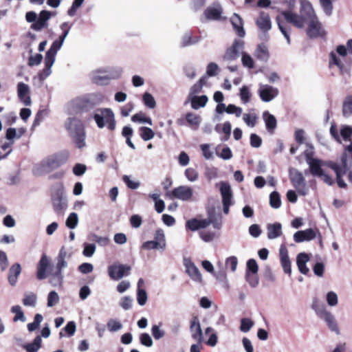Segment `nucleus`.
Listing matches in <instances>:
<instances>
[{"mask_svg": "<svg viewBox=\"0 0 352 352\" xmlns=\"http://www.w3.org/2000/svg\"><path fill=\"white\" fill-rule=\"evenodd\" d=\"M309 21L307 34L310 38H316L325 35V32L322 30L321 24L317 17H314L313 19H309Z\"/></svg>", "mask_w": 352, "mask_h": 352, "instance_id": "obj_13", "label": "nucleus"}, {"mask_svg": "<svg viewBox=\"0 0 352 352\" xmlns=\"http://www.w3.org/2000/svg\"><path fill=\"white\" fill-rule=\"evenodd\" d=\"M94 107V103L89 99L82 98L78 100L76 108L79 111L87 112Z\"/></svg>", "mask_w": 352, "mask_h": 352, "instance_id": "obj_33", "label": "nucleus"}, {"mask_svg": "<svg viewBox=\"0 0 352 352\" xmlns=\"http://www.w3.org/2000/svg\"><path fill=\"white\" fill-rule=\"evenodd\" d=\"M60 29L63 32L59 36L58 38L55 40L50 48L47 51L45 57V68L43 70V73L45 76H47L50 74V69L52 67L55 57L58 51L60 49L66 36L69 34L70 30V25L68 22H64L60 25Z\"/></svg>", "mask_w": 352, "mask_h": 352, "instance_id": "obj_2", "label": "nucleus"}, {"mask_svg": "<svg viewBox=\"0 0 352 352\" xmlns=\"http://www.w3.org/2000/svg\"><path fill=\"white\" fill-rule=\"evenodd\" d=\"M243 119L247 125L254 127L256 125L257 117L255 114L245 113Z\"/></svg>", "mask_w": 352, "mask_h": 352, "instance_id": "obj_50", "label": "nucleus"}, {"mask_svg": "<svg viewBox=\"0 0 352 352\" xmlns=\"http://www.w3.org/2000/svg\"><path fill=\"white\" fill-rule=\"evenodd\" d=\"M282 15L287 22L292 24L298 28H302L306 22V18L304 16L293 13L292 11H283Z\"/></svg>", "mask_w": 352, "mask_h": 352, "instance_id": "obj_16", "label": "nucleus"}, {"mask_svg": "<svg viewBox=\"0 0 352 352\" xmlns=\"http://www.w3.org/2000/svg\"><path fill=\"white\" fill-rule=\"evenodd\" d=\"M314 152L305 151L304 152L305 158L306 162L309 166V171L313 176L320 177L323 175V169L322 168V166L323 164L322 160L314 158Z\"/></svg>", "mask_w": 352, "mask_h": 352, "instance_id": "obj_8", "label": "nucleus"}, {"mask_svg": "<svg viewBox=\"0 0 352 352\" xmlns=\"http://www.w3.org/2000/svg\"><path fill=\"white\" fill-rule=\"evenodd\" d=\"M56 13L53 12L42 10L40 12L38 16L36 12L30 11L25 14V19L28 23H32L30 25L32 30L39 32L47 28L48 21Z\"/></svg>", "mask_w": 352, "mask_h": 352, "instance_id": "obj_4", "label": "nucleus"}, {"mask_svg": "<svg viewBox=\"0 0 352 352\" xmlns=\"http://www.w3.org/2000/svg\"><path fill=\"white\" fill-rule=\"evenodd\" d=\"M342 115L348 118L352 115V96H347L342 104Z\"/></svg>", "mask_w": 352, "mask_h": 352, "instance_id": "obj_38", "label": "nucleus"}, {"mask_svg": "<svg viewBox=\"0 0 352 352\" xmlns=\"http://www.w3.org/2000/svg\"><path fill=\"white\" fill-rule=\"evenodd\" d=\"M258 95L263 102H270L278 94V90L268 85H261L258 89Z\"/></svg>", "mask_w": 352, "mask_h": 352, "instance_id": "obj_15", "label": "nucleus"}, {"mask_svg": "<svg viewBox=\"0 0 352 352\" xmlns=\"http://www.w3.org/2000/svg\"><path fill=\"white\" fill-rule=\"evenodd\" d=\"M21 273V267L19 263H14L9 269L8 272V282L12 286L15 285L19 276Z\"/></svg>", "mask_w": 352, "mask_h": 352, "instance_id": "obj_27", "label": "nucleus"}, {"mask_svg": "<svg viewBox=\"0 0 352 352\" xmlns=\"http://www.w3.org/2000/svg\"><path fill=\"white\" fill-rule=\"evenodd\" d=\"M131 121L138 123H146L151 126L153 124L152 119L147 116L146 114L143 111H140L134 114L131 117Z\"/></svg>", "mask_w": 352, "mask_h": 352, "instance_id": "obj_36", "label": "nucleus"}, {"mask_svg": "<svg viewBox=\"0 0 352 352\" xmlns=\"http://www.w3.org/2000/svg\"><path fill=\"white\" fill-rule=\"evenodd\" d=\"M333 65H336L340 72H342L344 65L336 54L332 52L330 53L329 67H331Z\"/></svg>", "mask_w": 352, "mask_h": 352, "instance_id": "obj_47", "label": "nucleus"}, {"mask_svg": "<svg viewBox=\"0 0 352 352\" xmlns=\"http://www.w3.org/2000/svg\"><path fill=\"white\" fill-rule=\"evenodd\" d=\"M65 253L60 252L57 258V263L54 271L50 272L48 274L47 270L50 267V261L45 254H43L36 265V278L38 280L45 279L50 276L49 283L54 287L62 286L64 276L62 274V270L67 266L65 260Z\"/></svg>", "mask_w": 352, "mask_h": 352, "instance_id": "obj_1", "label": "nucleus"}, {"mask_svg": "<svg viewBox=\"0 0 352 352\" xmlns=\"http://www.w3.org/2000/svg\"><path fill=\"white\" fill-rule=\"evenodd\" d=\"M239 95H240L241 100L243 103L245 104V103H248L250 102V98H251V93H250V89L248 86L243 85L240 89V94Z\"/></svg>", "mask_w": 352, "mask_h": 352, "instance_id": "obj_45", "label": "nucleus"}, {"mask_svg": "<svg viewBox=\"0 0 352 352\" xmlns=\"http://www.w3.org/2000/svg\"><path fill=\"white\" fill-rule=\"evenodd\" d=\"M107 328L109 331L113 332L120 330L122 328V324L116 320L110 319L107 322Z\"/></svg>", "mask_w": 352, "mask_h": 352, "instance_id": "obj_56", "label": "nucleus"}, {"mask_svg": "<svg viewBox=\"0 0 352 352\" xmlns=\"http://www.w3.org/2000/svg\"><path fill=\"white\" fill-rule=\"evenodd\" d=\"M238 264V260L236 256H230L228 258L226 261V265L227 267H229L231 271L234 272L236 269V266Z\"/></svg>", "mask_w": 352, "mask_h": 352, "instance_id": "obj_64", "label": "nucleus"}, {"mask_svg": "<svg viewBox=\"0 0 352 352\" xmlns=\"http://www.w3.org/2000/svg\"><path fill=\"white\" fill-rule=\"evenodd\" d=\"M93 118L100 129L107 126L110 131L116 129V121L113 111L109 108H98L96 110Z\"/></svg>", "mask_w": 352, "mask_h": 352, "instance_id": "obj_5", "label": "nucleus"}, {"mask_svg": "<svg viewBox=\"0 0 352 352\" xmlns=\"http://www.w3.org/2000/svg\"><path fill=\"white\" fill-rule=\"evenodd\" d=\"M11 311L12 313L15 314V316L13 318L14 322H17L19 320L24 322L25 320L23 311L19 305L12 306L11 308Z\"/></svg>", "mask_w": 352, "mask_h": 352, "instance_id": "obj_42", "label": "nucleus"}, {"mask_svg": "<svg viewBox=\"0 0 352 352\" xmlns=\"http://www.w3.org/2000/svg\"><path fill=\"white\" fill-rule=\"evenodd\" d=\"M122 135L126 139V144L132 149H135V146L131 141V137L133 135V130L129 126H124L122 130Z\"/></svg>", "mask_w": 352, "mask_h": 352, "instance_id": "obj_35", "label": "nucleus"}, {"mask_svg": "<svg viewBox=\"0 0 352 352\" xmlns=\"http://www.w3.org/2000/svg\"><path fill=\"white\" fill-rule=\"evenodd\" d=\"M42 340L40 336H37L32 343L25 346L27 352H36L41 346Z\"/></svg>", "mask_w": 352, "mask_h": 352, "instance_id": "obj_41", "label": "nucleus"}, {"mask_svg": "<svg viewBox=\"0 0 352 352\" xmlns=\"http://www.w3.org/2000/svg\"><path fill=\"white\" fill-rule=\"evenodd\" d=\"M213 331L214 329L212 327H207L205 330L206 334L212 333L209 337V339L206 342V344L210 346H214L217 342V336Z\"/></svg>", "mask_w": 352, "mask_h": 352, "instance_id": "obj_46", "label": "nucleus"}, {"mask_svg": "<svg viewBox=\"0 0 352 352\" xmlns=\"http://www.w3.org/2000/svg\"><path fill=\"white\" fill-rule=\"evenodd\" d=\"M254 56L258 60L265 62L267 61L270 58V52L267 46L264 43L258 45L254 52Z\"/></svg>", "mask_w": 352, "mask_h": 352, "instance_id": "obj_30", "label": "nucleus"}, {"mask_svg": "<svg viewBox=\"0 0 352 352\" xmlns=\"http://www.w3.org/2000/svg\"><path fill=\"white\" fill-rule=\"evenodd\" d=\"M258 266L256 261L254 258H250L247 262V271L246 272L257 274Z\"/></svg>", "mask_w": 352, "mask_h": 352, "instance_id": "obj_55", "label": "nucleus"}, {"mask_svg": "<svg viewBox=\"0 0 352 352\" xmlns=\"http://www.w3.org/2000/svg\"><path fill=\"white\" fill-rule=\"evenodd\" d=\"M230 22L236 34L240 37H243L245 32L243 29V22L241 16L237 14H234L230 18Z\"/></svg>", "mask_w": 352, "mask_h": 352, "instance_id": "obj_25", "label": "nucleus"}, {"mask_svg": "<svg viewBox=\"0 0 352 352\" xmlns=\"http://www.w3.org/2000/svg\"><path fill=\"white\" fill-rule=\"evenodd\" d=\"M320 3L327 15L331 14L333 8L332 0H320Z\"/></svg>", "mask_w": 352, "mask_h": 352, "instance_id": "obj_53", "label": "nucleus"}, {"mask_svg": "<svg viewBox=\"0 0 352 352\" xmlns=\"http://www.w3.org/2000/svg\"><path fill=\"white\" fill-rule=\"evenodd\" d=\"M186 178L190 182H195L198 179V173L193 168H188L185 170Z\"/></svg>", "mask_w": 352, "mask_h": 352, "instance_id": "obj_57", "label": "nucleus"}, {"mask_svg": "<svg viewBox=\"0 0 352 352\" xmlns=\"http://www.w3.org/2000/svg\"><path fill=\"white\" fill-rule=\"evenodd\" d=\"M263 117L265 122L266 129L269 131H273L277 125L276 118L268 112H265L263 113Z\"/></svg>", "mask_w": 352, "mask_h": 352, "instance_id": "obj_37", "label": "nucleus"}, {"mask_svg": "<svg viewBox=\"0 0 352 352\" xmlns=\"http://www.w3.org/2000/svg\"><path fill=\"white\" fill-rule=\"evenodd\" d=\"M279 255L284 272L290 275L292 273L291 261L288 256L287 249L284 245H282L280 248Z\"/></svg>", "mask_w": 352, "mask_h": 352, "instance_id": "obj_17", "label": "nucleus"}, {"mask_svg": "<svg viewBox=\"0 0 352 352\" xmlns=\"http://www.w3.org/2000/svg\"><path fill=\"white\" fill-rule=\"evenodd\" d=\"M170 199H177L184 201L192 200L193 190L191 187L188 186H179L168 191L166 194Z\"/></svg>", "mask_w": 352, "mask_h": 352, "instance_id": "obj_7", "label": "nucleus"}, {"mask_svg": "<svg viewBox=\"0 0 352 352\" xmlns=\"http://www.w3.org/2000/svg\"><path fill=\"white\" fill-rule=\"evenodd\" d=\"M201 122V117L198 115H196L192 112H188L186 114L185 119L184 118H178L176 120V123L179 126H184L187 124L189 126L192 130H197Z\"/></svg>", "mask_w": 352, "mask_h": 352, "instance_id": "obj_14", "label": "nucleus"}, {"mask_svg": "<svg viewBox=\"0 0 352 352\" xmlns=\"http://www.w3.org/2000/svg\"><path fill=\"white\" fill-rule=\"evenodd\" d=\"M219 70L218 65L214 63H210L206 69V75L208 76H214L217 74Z\"/></svg>", "mask_w": 352, "mask_h": 352, "instance_id": "obj_63", "label": "nucleus"}, {"mask_svg": "<svg viewBox=\"0 0 352 352\" xmlns=\"http://www.w3.org/2000/svg\"><path fill=\"white\" fill-rule=\"evenodd\" d=\"M223 9L220 5L209 6L204 12L206 19L208 21H218L221 19Z\"/></svg>", "mask_w": 352, "mask_h": 352, "instance_id": "obj_18", "label": "nucleus"}, {"mask_svg": "<svg viewBox=\"0 0 352 352\" xmlns=\"http://www.w3.org/2000/svg\"><path fill=\"white\" fill-rule=\"evenodd\" d=\"M256 24L262 32H268L272 28L270 15L265 12H261L259 16L256 21Z\"/></svg>", "mask_w": 352, "mask_h": 352, "instance_id": "obj_19", "label": "nucleus"}, {"mask_svg": "<svg viewBox=\"0 0 352 352\" xmlns=\"http://www.w3.org/2000/svg\"><path fill=\"white\" fill-rule=\"evenodd\" d=\"M309 259L310 257L309 254L305 252H300L297 255L296 264L298 270L301 274L307 275L309 272V270L306 265V263L309 261Z\"/></svg>", "mask_w": 352, "mask_h": 352, "instance_id": "obj_24", "label": "nucleus"}, {"mask_svg": "<svg viewBox=\"0 0 352 352\" xmlns=\"http://www.w3.org/2000/svg\"><path fill=\"white\" fill-rule=\"evenodd\" d=\"M186 227L191 231H196L200 229L199 220L197 219H192L188 220L186 223Z\"/></svg>", "mask_w": 352, "mask_h": 352, "instance_id": "obj_62", "label": "nucleus"}, {"mask_svg": "<svg viewBox=\"0 0 352 352\" xmlns=\"http://www.w3.org/2000/svg\"><path fill=\"white\" fill-rule=\"evenodd\" d=\"M200 41V36H192V33L188 32L182 36L181 47H185L198 43Z\"/></svg>", "mask_w": 352, "mask_h": 352, "instance_id": "obj_31", "label": "nucleus"}, {"mask_svg": "<svg viewBox=\"0 0 352 352\" xmlns=\"http://www.w3.org/2000/svg\"><path fill=\"white\" fill-rule=\"evenodd\" d=\"M270 205L272 208L277 209L281 206L280 195L278 192L273 191L270 195Z\"/></svg>", "mask_w": 352, "mask_h": 352, "instance_id": "obj_40", "label": "nucleus"}, {"mask_svg": "<svg viewBox=\"0 0 352 352\" xmlns=\"http://www.w3.org/2000/svg\"><path fill=\"white\" fill-rule=\"evenodd\" d=\"M220 192L222 197L223 204H232V193L230 186L225 182H222L220 188Z\"/></svg>", "mask_w": 352, "mask_h": 352, "instance_id": "obj_29", "label": "nucleus"}, {"mask_svg": "<svg viewBox=\"0 0 352 352\" xmlns=\"http://www.w3.org/2000/svg\"><path fill=\"white\" fill-rule=\"evenodd\" d=\"M131 267L123 264H113L108 267V274L111 279L118 280L124 276H128L131 272Z\"/></svg>", "mask_w": 352, "mask_h": 352, "instance_id": "obj_10", "label": "nucleus"}, {"mask_svg": "<svg viewBox=\"0 0 352 352\" xmlns=\"http://www.w3.org/2000/svg\"><path fill=\"white\" fill-rule=\"evenodd\" d=\"M253 326V322L248 318H242L241 320L240 329L243 332H248Z\"/></svg>", "mask_w": 352, "mask_h": 352, "instance_id": "obj_61", "label": "nucleus"}, {"mask_svg": "<svg viewBox=\"0 0 352 352\" xmlns=\"http://www.w3.org/2000/svg\"><path fill=\"white\" fill-rule=\"evenodd\" d=\"M300 14L305 16L306 21L316 17L314 10L310 3L306 2L303 3L300 9Z\"/></svg>", "mask_w": 352, "mask_h": 352, "instance_id": "obj_34", "label": "nucleus"}, {"mask_svg": "<svg viewBox=\"0 0 352 352\" xmlns=\"http://www.w3.org/2000/svg\"><path fill=\"white\" fill-rule=\"evenodd\" d=\"M139 135L144 141L153 139L155 136L154 131L149 127L140 126L138 129Z\"/></svg>", "mask_w": 352, "mask_h": 352, "instance_id": "obj_39", "label": "nucleus"}, {"mask_svg": "<svg viewBox=\"0 0 352 352\" xmlns=\"http://www.w3.org/2000/svg\"><path fill=\"white\" fill-rule=\"evenodd\" d=\"M245 278L252 287H255L258 284V277L257 274L246 272Z\"/></svg>", "mask_w": 352, "mask_h": 352, "instance_id": "obj_49", "label": "nucleus"}, {"mask_svg": "<svg viewBox=\"0 0 352 352\" xmlns=\"http://www.w3.org/2000/svg\"><path fill=\"white\" fill-rule=\"evenodd\" d=\"M165 243H160L156 241H148L142 244V248L145 250H153L158 248H164Z\"/></svg>", "mask_w": 352, "mask_h": 352, "instance_id": "obj_44", "label": "nucleus"}, {"mask_svg": "<svg viewBox=\"0 0 352 352\" xmlns=\"http://www.w3.org/2000/svg\"><path fill=\"white\" fill-rule=\"evenodd\" d=\"M244 47V42L241 40L236 39L233 42L232 46L227 49L223 59L226 60H236L243 50Z\"/></svg>", "mask_w": 352, "mask_h": 352, "instance_id": "obj_12", "label": "nucleus"}, {"mask_svg": "<svg viewBox=\"0 0 352 352\" xmlns=\"http://www.w3.org/2000/svg\"><path fill=\"white\" fill-rule=\"evenodd\" d=\"M186 273L195 281L201 282L202 280L201 274L197 267L191 261L185 263Z\"/></svg>", "mask_w": 352, "mask_h": 352, "instance_id": "obj_26", "label": "nucleus"}, {"mask_svg": "<svg viewBox=\"0 0 352 352\" xmlns=\"http://www.w3.org/2000/svg\"><path fill=\"white\" fill-rule=\"evenodd\" d=\"M226 112L229 114H235L236 117H239L242 113V109L230 104L226 107Z\"/></svg>", "mask_w": 352, "mask_h": 352, "instance_id": "obj_58", "label": "nucleus"}, {"mask_svg": "<svg viewBox=\"0 0 352 352\" xmlns=\"http://www.w3.org/2000/svg\"><path fill=\"white\" fill-rule=\"evenodd\" d=\"M36 302V296L33 293H31L30 294H26L24 298L23 299V304L25 306L34 307V306H35Z\"/></svg>", "mask_w": 352, "mask_h": 352, "instance_id": "obj_52", "label": "nucleus"}, {"mask_svg": "<svg viewBox=\"0 0 352 352\" xmlns=\"http://www.w3.org/2000/svg\"><path fill=\"white\" fill-rule=\"evenodd\" d=\"M78 222V218L77 214L72 212L66 220V226L71 229H74L76 227Z\"/></svg>", "mask_w": 352, "mask_h": 352, "instance_id": "obj_48", "label": "nucleus"}, {"mask_svg": "<svg viewBox=\"0 0 352 352\" xmlns=\"http://www.w3.org/2000/svg\"><path fill=\"white\" fill-rule=\"evenodd\" d=\"M290 181L292 186L297 190L300 195H306L307 193V188L305 177L302 173L299 171L295 172L290 176Z\"/></svg>", "mask_w": 352, "mask_h": 352, "instance_id": "obj_11", "label": "nucleus"}, {"mask_svg": "<svg viewBox=\"0 0 352 352\" xmlns=\"http://www.w3.org/2000/svg\"><path fill=\"white\" fill-rule=\"evenodd\" d=\"M59 301V296L55 291H52L49 293L47 296V306L53 307L56 305Z\"/></svg>", "mask_w": 352, "mask_h": 352, "instance_id": "obj_54", "label": "nucleus"}, {"mask_svg": "<svg viewBox=\"0 0 352 352\" xmlns=\"http://www.w3.org/2000/svg\"><path fill=\"white\" fill-rule=\"evenodd\" d=\"M67 129L70 133L75 144L79 148L85 146V133L82 122L76 118H69Z\"/></svg>", "mask_w": 352, "mask_h": 352, "instance_id": "obj_6", "label": "nucleus"}, {"mask_svg": "<svg viewBox=\"0 0 352 352\" xmlns=\"http://www.w3.org/2000/svg\"><path fill=\"white\" fill-rule=\"evenodd\" d=\"M147 298V293L145 289H137V301L140 305H144Z\"/></svg>", "mask_w": 352, "mask_h": 352, "instance_id": "obj_51", "label": "nucleus"}, {"mask_svg": "<svg viewBox=\"0 0 352 352\" xmlns=\"http://www.w3.org/2000/svg\"><path fill=\"white\" fill-rule=\"evenodd\" d=\"M190 331L192 332V337L194 340L199 343L203 341V333L201 329L200 323L197 317H194L190 322Z\"/></svg>", "mask_w": 352, "mask_h": 352, "instance_id": "obj_23", "label": "nucleus"}, {"mask_svg": "<svg viewBox=\"0 0 352 352\" xmlns=\"http://www.w3.org/2000/svg\"><path fill=\"white\" fill-rule=\"evenodd\" d=\"M140 343L147 347L153 345V340L148 333H142L140 336Z\"/></svg>", "mask_w": 352, "mask_h": 352, "instance_id": "obj_60", "label": "nucleus"}, {"mask_svg": "<svg viewBox=\"0 0 352 352\" xmlns=\"http://www.w3.org/2000/svg\"><path fill=\"white\" fill-rule=\"evenodd\" d=\"M320 316L327 322V324L331 331L336 332L337 334L340 333L338 323L334 316L329 311L324 310L320 313Z\"/></svg>", "mask_w": 352, "mask_h": 352, "instance_id": "obj_22", "label": "nucleus"}, {"mask_svg": "<svg viewBox=\"0 0 352 352\" xmlns=\"http://www.w3.org/2000/svg\"><path fill=\"white\" fill-rule=\"evenodd\" d=\"M142 100L144 105L150 109H154L156 107L155 100L150 93H144Z\"/></svg>", "mask_w": 352, "mask_h": 352, "instance_id": "obj_43", "label": "nucleus"}, {"mask_svg": "<svg viewBox=\"0 0 352 352\" xmlns=\"http://www.w3.org/2000/svg\"><path fill=\"white\" fill-rule=\"evenodd\" d=\"M208 100V97L206 95L201 96H194L190 99L191 107L194 109H198L200 107H204L206 106Z\"/></svg>", "mask_w": 352, "mask_h": 352, "instance_id": "obj_32", "label": "nucleus"}, {"mask_svg": "<svg viewBox=\"0 0 352 352\" xmlns=\"http://www.w3.org/2000/svg\"><path fill=\"white\" fill-rule=\"evenodd\" d=\"M267 237L270 239H274L280 236L283 234L282 226L280 223L276 222L272 224H268L267 226Z\"/></svg>", "mask_w": 352, "mask_h": 352, "instance_id": "obj_28", "label": "nucleus"}, {"mask_svg": "<svg viewBox=\"0 0 352 352\" xmlns=\"http://www.w3.org/2000/svg\"><path fill=\"white\" fill-rule=\"evenodd\" d=\"M17 91L19 98L23 102L26 106L30 105L31 99L29 96V87L24 82H20L17 85Z\"/></svg>", "mask_w": 352, "mask_h": 352, "instance_id": "obj_21", "label": "nucleus"}, {"mask_svg": "<svg viewBox=\"0 0 352 352\" xmlns=\"http://www.w3.org/2000/svg\"><path fill=\"white\" fill-rule=\"evenodd\" d=\"M316 232L311 228H308L305 230L296 232L294 234V240L296 243H301L305 241H311L316 238Z\"/></svg>", "mask_w": 352, "mask_h": 352, "instance_id": "obj_20", "label": "nucleus"}, {"mask_svg": "<svg viewBox=\"0 0 352 352\" xmlns=\"http://www.w3.org/2000/svg\"><path fill=\"white\" fill-rule=\"evenodd\" d=\"M53 208L57 214L63 213L67 208V204L63 199V185L60 183V187L52 194Z\"/></svg>", "mask_w": 352, "mask_h": 352, "instance_id": "obj_9", "label": "nucleus"}, {"mask_svg": "<svg viewBox=\"0 0 352 352\" xmlns=\"http://www.w3.org/2000/svg\"><path fill=\"white\" fill-rule=\"evenodd\" d=\"M340 161V165L333 162H327V165L335 172L338 186L341 188H346L347 185L343 180L342 177L348 172V179L352 183L351 161L349 162V157L346 153L342 155Z\"/></svg>", "mask_w": 352, "mask_h": 352, "instance_id": "obj_3", "label": "nucleus"}, {"mask_svg": "<svg viewBox=\"0 0 352 352\" xmlns=\"http://www.w3.org/2000/svg\"><path fill=\"white\" fill-rule=\"evenodd\" d=\"M96 245L93 243H85L82 254L85 256L91 257L95 252Z\"/></svg>", "mask_w": 352, "mask_h": 352, "instance_id": "obj_59", "label": "nucleus"}]
</instances>
